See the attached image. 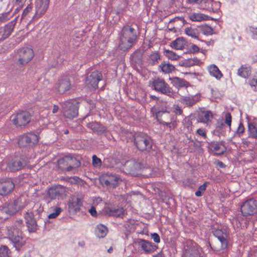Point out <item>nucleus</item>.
Segmentation results:
<instances>
[{"mask_svg": "<svg viewBox=\"0 0 257 257\" xmlns=\"http://www.w3.org/2000/svg\"><path fill=\"white\" fill-rule=\"evenodd\" d=\"M151 237L153 240L156 243H159L160 242V236L157 233H154L152 234Z\"/></svg>", "mask_w": 257, "mask_h": 257, "instance_id": "55", "label": "nucleus"}, {"mask_svg": "<svg viewBox=\"0 0 257 257\" xmlns=\"http://www.w3.org/2000/svg\"><path fill=\"white\" fill-rule=\"evenodd\" d=\"M169 112L170 111H166L164 112H156V117L161 123L169 125L170 128L174 127L176 122L173 120V118L171 116Z\"/></svg>", "mask_w": 257, "mask_h": 257, "instance_id": "12", "label": "nucleus"}, {"mask_svg": "<svg viewBox=\"0 0 257 257\" xmlns=\"http://www.w3.org/2000/svg\"><path fill=\"white\" fill-rule=\"evenodd\" d=\"M144 53L143 50L137 49L131 55V64L137 69L143 68L144 66V61L143 60Z\"/></svg>", "mask_w": 257, "mask_h": 257, "instance_id": "9", "label": "nucleus"}, {"mask_svg": "<svg viewBox=\"0 0 257 257\" xmlns=\"http://www.w3.org/2000/svg\"><path fill=\"white\" fill-rule=\"evenodd\" d=\"M21 224V221H18L16 225V228L12 227L8 229L9 237L17 249H19L26 242L25 239L22 236V233L19 228Z\"/></svg>", "mask_w": 257, "mask_h": 257, "instance_id": "2", "label": "nucleus"}, {"mask_svg": "<svg viewBox=\"0 0 257 257\" xmlns=\"http://www.w3.org/2000/svg\"><path fill=\"white\" fill-rule=\"evenodd\" d=\"M174 111L176 114H181L182 111L181 109V107H179L178 105H175L174 107Z\"/></svg>", "mask_w": 257, "mask_h": 257, "instance_id": "63", "label": "nucleus"}, {"mask_svg": "<svg viewBox=\"0 0 257 257\" xmlns=\"http://www.w3.org/2000/svg\"><path fill=\"white\" fill-rule=\"evenodd\" d=\"M4 167L7 170L15 171L20 170L22 167V163L18 158H15L9 162H4L2 163Z\"/></svg>", "mask_w": 257, "mask_h": 257, "instance_id": "15", "label": "nucleus"}, {"mask_svg": "<svg viewBox=\"0 0 257 257\" xmlns=\"http://www.w3.org/2000/svg\"><path fill=\"white\" fill-rule=\"evenodd\" d=\"M13 205L14 207H18L19 206H23V208L24 207V205L21 204V201L20 200H17L14 201V202L12 204Z\"/></svg>", "mask_w": 257, "mask_h": 257, "instance_id": "62", "label": "nucleus"}, {"mask_svg": "<svg viewBox=\"0 0 257 257\" xmlns=\"http://www.w3.org/2000/svg\"><path fill=\"white\" fill-rule=\"evenodd\" d=\"M89 212L91 214V215L93 216H95L96 215L97 212L95 210V208L94 207H92L89 210Z\"/></svg>", "mask_w": 257, "mask_h": 257, "instance_id": "64", "label": "nucleus"}, {"mask_svg": "<svg viewBox=\"0 0 257 257\" xmlns=\"http://www.w3.org/2000/svg\"><path fill=\"white\" fill-rule=\"evenodd\" d=\"M25 218L27 220V224L29 231L34 232L36 229L37 223L33 218V214L32 213H27Z\"/></svg>", "mask_w": 257, "mask_h": 257, "instance_id": "25", "label": "nucleus"}, {"mask_svg": "<svg viewBox=\"0 0 257 257\" xmlns=\"http://www.w3.org/2000/svg\"><path fill=\"white\" fill-rule=\"evenodd\" d=\"M102 73L98 70H95L87 74L86 80H102Z\"/></svg>", "mask_w": 257, "mask_h": 257, "instance_id": "34", "label": "nucleus"}, {"mask_svg": "<svg viewBox=\"0 0 257 257\" xmlns=\"http://www.w3.org/2000/svg\"><path fill=\"white\" fill-rule=\"evenodd\" d=\"M185 32L188 36L199 40V32L197 29L188 27L185 29Z\"/></svg>", "mask_w": 257, "mask_h": 257, "instance_id": "36", "label": "nucleus"}, {"mask_svg": "<svg viewBox=\"0 0 257 257\" xmlns=\"http://www.w3.org/2000/svg\"><path fill=\"white\" fill-rule=\"evenodd\" d=\"M23 206L14 207L12 204H7L0 209V212L11 215L21 209Z\"/></svg>", "mask_w": 257, "mask_h": 257, "instance_id": "22", "label": "nucleus"}, {"mask_svg": "<svg viewBox=\"0 0 257 257\" xmlns=\"http://www.w3.org/2000/svg\"><path fill=\"white\" fill-rule=\"evenodd\" d=\"M202 33L206 35H210L213 34V29L210 26H205L201 28Z\"/></svg>", "mask_w": 257, "mask_h": 257, "instance_id": "44", "label": "nucleus"}, {"mask_svg": "<svg viewBox=\"0 0 257 257\" xmlns=\"http://www.w3.org/2000/svg\"><path fill=\"white\" fill-rule=\"evenodd\" d=\"M224 118H225V122L226 124L228 126L231 125L232 117L230 113L229 112H225L224 113Z\"/></svg>", "mask_w": 257, "mask_h": 257, "instance_id": "50", "label": "nucleus"}, {"mask_svg": "<svg viewBox=\"0 0 257 257\" xmlns=\"http://www.w3.org/2000/svg\"><path fill=\"white\" fill-rule=\"evenodd\" d=\"M209 73L217 79H219L222 76V74L215 65H212L208 68Z\"/></svg>", "mask_w": 257, "mask_h": 257, "instance_id": "32", "label": "nucleus"}, {"mask_svg": "<svg viewBox=\"0 0 257 257\" xmlns=\"http://www.w3.org/2000/svg\"><path fill=\"white\" fill-rule=\"evenodd\" d=\"M124 167L128 173L134 174L136 171L141 169V165L135 160H132L126 161L124 165Z\"/></svg>", "mask_w": 257, "mask_h": 257, "instance_id": "18", "label": "nucleus"}, {"mask_svg": "<svg viewBox=\"0 0 257 257\" xmlns=\"http://www.w3.org/2000/svg\"><path fill=\"white\" fill-rule=\"evenodd\" d=\"M165 52L166 56L171 60H177L179 58V56L172 51L165 50Z\"/></svg>", "mask_w": 257, "mask_h": 257, "instance_id": "46", "label": "nucleus"}, {"mask_svg": "<svg viewBox=\"0 0 257 257\" xmlns=\"http://www.w3.org/2000/svg\"><path fill=\"white\" fill-rule=\"evenodd\" d=\"M14 187V183L11 180L0 182V195L8 194L13 190Z\"/></svg>", "mask_w": 257, "mask_h": 257, "instance_id": "17", "label": "nucleus"}, {"mask_svg": "<svg viewBox=\"0 0 257 257\" xmlns=\"http://www.w3.org/2000/svg\"><path fill=\"white\" fill-rule=\"evenodd\" d=\"M92 164L95 167H100L101 165L100 159L97 158L96 155H93L92 157Z\"/></svg>", "mask_w": 257, "mask_h": 257, "instance_id": "49", "label": "nucleus"}, {"mask_svg": "<svg viewBox=\"0 0 257 257\" xmlns=\"http://www.w3.org/2000/svg\"><path fill=\"white\" fill-rule=\"evenodd\" d=\"M1 257H12L10 249L7 246L3 245L0 248Z\"/></svg>", "mask_w": 257, "mask_h": 257, "instance_id": "42", "label": "nucleus"}, {"mask_svg": "<svg viewBox=\"0 0 257 257\" xmlns=\"http://www.w3.org/2000/svg\"><path fill=\"white\" fill-rule=\"evenodd\" d=\"M83 201L81 199L76 197H73L69 204L70 211L76 212L80 209L82 206Z\"/></svg>", "mask_w": 257, "mask_h": 257, "instance_id": "19", "label": "nucleus"}, {"mask_svg": "<svg viewBox=\"0 0 257 257\" xmlns=\"http://www.w3.org/2000/svg\"><path fill=\"white\" fill-rule=\"evenodd\" d=\"M19 61L21 64L24 65L28 63L34 57L33 51L31 48H23L19 52Z\"/></svg>", "mask_w": 257, "mask_h": 257, "instance_id": "13", "label": "nucleus"}, {"mask_svg": "<svg viewBox=\"0 0 257 257\" xmlns=\"http://www.w3.org/2000/svg\"><path fill=\"white\" fill-rule=\"evenodd\" d=\"M214 151L217 154H221L225 151V148L222 145L216 144L214 147Z\"/></svg>", "mask_w": 257, "mask_h": 257, "instance_id": "45", "label": "nucleus"}, {"mask_svg": "<svg viewBox=\"0 0 257 257\" xmlns=\"http://www.w3.org/2000/svg\"><path fill=\"white\" fill-rule=\"evenodd\" d=\"M244 126H243L242 123H240L238 126L237 130L236 131V133L239 135H240L244 132Z\"/></svg>", "mask_w": 257, "mask_h": 257, "instance_id": "56", "label": "nucleus"}, {"mask_svg": "<svg viewBox=\"0 0 257 257\" xmlns=\"http://www.w3.org/2000/svg\"><path fill=\"white\" fill-rule=\"evenodd\" d=\"M197 133L201 136H202L204 138L206 137V132L203 129H202V128L198 129L197 131Z\"/></svg>", "mask_w": 257, "mask_h": 257, "instance_id": "60", "label": "nucleus"}, {"mask_svg": "<svg viewBox=\"0 0 257 257\" xmlns=\"http://www.w3.org/2000/svg\"><path fill=\"white\" fill-rule=\"evenodd\" d=\"M124 211L122 208L111 209L109 210V214L116 217H122L124 215Z\"/></svg>", "mask_w": 257, "mask_h": 257, "instance_id": "39", "label": "nucleus"}, {"mask_svg": "<svg viewBox=\"0 0 257 257\" xmlns=\"http://www.w3.org/2000/svg\"><path fill=\"white\" fill-rule=\"evenodd\" d=\"M191 61V63H192V66L194 65H199L200 63V61L197 58H194L193 59H190Z\"/></svg>", "mask_w": 257, "mask_h": 257, "instance_id": "61", "label": "nucleus"}, {"mask_svg": "<svg viewBox=\"0 0 257 257\" xmlns=\"http://www.w3.org/2000/svg\"><path fill=\"white\" fill-rule=\"evenodd\" d=\"M64 115L70 119L76 117L78 112V103L75 100H69L61 103Z\"/></svg>", "mask_w": 257, "mask_h": 257, "instance_id": "3", "label": "nucleus"}, {"mask_svg": "<svg viewBox=\"0 0 257 257\" xmlns=\"http://www.w3.org/2000/svg\"><path fill=\"white\" fill-rule=\"evenodd\" d=\"M189 51L191 53L198 52L199 51V48L197 45L193 44L190 48Z\"/></svg>", "mask_w": 257, "mask_h": 257, "instance_id": "54", "label": "nucleus"}, {"mask_svg": "<svg viewBox=\"0 0 257 257\" xmlns=\"http://www.w3.org/2000/svg\"><path fill=\"white\" fill-rule=\"evenodd\" d=\"M217 4L213 1L212 0H203L202 4L201 5L202 7H203V8L209 11H213L214 12L213 6L214 5H216Z\"/></svg>", "mask_w": 257, "mask_h": 257, "instance_id": "37", "label": "nucleus"}, {"mask_svg": "<svg viewBox=\"0 0 257 257\" xmlns=\"http://www.w3.org/2000/svg\"><path fill=\"white\" fill-rule=\"evenodd\" d=\"M102 185L109 188H114L120 184L122 180L118 175L116 174H106L103 175L100 179Z\"/></svg>", "mask_w": 257, "mask_h": 257, "instance_id": "6", "label": "nucleus"}, {"mask_svg": "<svg viewBox=\"0 0 257 257\" xmlns=\"http://www.w3.org/2000/svg\"><path fill=\"white\" fill-rule=\"evenodd\" d=\"M200 249L195 243L188 242L184 247L182 257H200Z\"/></svg>", "mask_w": 257, "mask_h": 257, "instance_id": "10", "label": "nucleus"}, {"mask_svg": "<svg viewBox=\"0 0 257 257\" xmlns=\"http://www.w3.org/2000/svg\"><path fill=\"white\" fill-rule=\"evenodd\" d=\"M107 232L106 227L101 224L97 225L95 229V233L98 237H104Z\"/></svg>", "mask_w": 257, "mask_h": 257, "instance_id": "31", "label": "nucleus"}, {"mask_svg": "<svg viewBox=\"0 0 257 257\" xmlns=\"http://www.w3.org/2000/svg\"><path fill=\"white\" fill-rule=\"evenodd\" d=\"M221 234V231L216 230L215 231L214 235L217 237L218 240L221 244V247L222 248H225L227 247V242L226 239V235Z\"/></svg>", "mask_w": 257, "mask_h": 257, "instance_id": "35", "label": "nucleus"}, {"mask_svg": "<svg viewBox=\"0 0 257 257\" xmlns=\"http://www.w3.org/2000/svg\"><path fill=\"white\" fill-rule=\"evenodd\" d=\"M80 162L76 158L69 156H66L60 159L58 164L59 168L64 170L69 171L73 168L78 167Z\"/></svg>", "mask_w": 257, "mask_h": 257, "instance_id": "5", "label": "nucleus"}, {"mask_svg": "<svg viewBox=\"0 0 257 257\" xmlns=\"http://www.w3.org/2000/svg\"><path fill=\"white\" fill-rule=\"evenodd\" d=\"M207 184V183L206 182L198 188V190L195 192V195L196 196L199 197L202 196V193L206 190Z\"/></svg>", "mask_w": 257, "mask_h": 257, "instance_id": "47", "label": "nucleus"}, {"mask_svg": "<svg viewBox=\"0 0 257 257\" xmlns=\"http://www.w3.org/2000/svg\"><path fill=\"white\" fill-rule=\"evenodd\" d=\"M209 17L200 13H193L189 16V18L192 21L200 22L209 19Z\"/></svg>", "mask_w": 257, "mask_h": 257, "instance_id": "33", "label": "nucleus"}, {"mask_svg": "<svg viewBox=\"0 0 257 257\" xmlns=\"http://www.w3.org/2000/svg\"><path fill=\"white\" fill-rule=\"evenodd\" d=\"M212 117V113L210 111H204L199 114V119L201 122H206Z\"/></svg>", "mask_w": 257, "mask_h": 257, "instance_id": "38", "label": "nucleus"}, {"mask_svg": "<svg viewBox=\"0 0 257 257\" xmlns=\"http://www.w3.org/2000/svg\"><path fill=\"white\" fill-rule=\"evenodd\" d=\"M155 89L163 93L171 92V88L165 83V81H153Z\"/></svg>", "mask_w": 257, "mask_h": 257, "instance_id": "21", "label": "nucleus"}, {"mask_svg": "<svg viewBox=\"0 0 257 257\" xmlns=\"http://www.w3.org/2000/svg\"><path fill=\"white\" fill-rule=\"evenodd\" d=\"M62 211L60 208H56L54 212L50 213L48 217L49 218H56Z\"/></svg>", "mask_w": 257, "mask_h": 257, "instance_id": "51", "label": "nucleus"}, {"mask_svg": "<svg viewBox=\"0 0 257 257\" xmlns=\"http://www.w3.org/2000/svg\"><path fill=\"white\" fill-rule=\"evenodd\" d=\"M65 191V189L63 186H54L48 190L47 196L51 199H59Z\"/></svg>", "mask_w": 257, "mask_h": 257, "instance_id": "14", "label": "nucleus"}, {"mask_svg": "<svg viewBox=\"0 0 257 257\" xmlns=\"http://www.w3.org/2000/svg\"><path fill=\"white\" fill-rule=\"evenodd\" d=\"M185 39L183 37H179L173 41L171 46L175 49L182 50L184 48Z\"/></svg>", "mask_w": 257, "mask_h": 257, "instance_id": "28", "label": "nucleus"}, {"mask_svg": "<svg viewBox=\"0 0 257 257\" xmlns=\"http://www.w3.org/2000/svg\"><path fill=\"white\" fill-rule=\"evenodd\" d=\"M251 68L250 66L246 65H242L240 68L238 69L237 74L243 78H247L248 76L250 74Z\"/></svg>", "mask_w": 257, "mask_h": 257, "instance_id": "26", "label": "nucleus"}, {"mask_svg": "<svg viewBox=\"0 0 257 257\" xmlns=\"http://www.w3.org/2000/svg\"><path fill=\"white\" fill-rule=\"evenodd\" d=\"M138 243L139 246L147 253L152 252L156 248V245H153L151 242L144 239H139Z\"/></svg>", "mask_w": 257, "mask_h": 257, "instance_id": "20", "label": "nucleus"}, {"mask_svg": "<svg viewBox=\"0 0 257 257\" xmlns=\"http://www.w3.org/2000/svg\"><path fill=\"white\" fill-rule=\"evenodd\" d=\"M77 79L75 71L66 72L62 76L61 80H70L71 79Z\"/></svg>", "mask_w": 257, "mask_h": 257, "instance_id": "40", "label": "nucleus"}, {"mask_svg": "<svg viewBox=\"0 0 257 257\" xmlns=\"http://www.w3.org/2000/svg\"><path fill=\"white\" fill-rule=\"evenodd\" d=\"M249 85L253 90H257V81H250Z\"/></svg>", "mask_w": 257, "mask_h": 257, "instance_id": "58", "label": "nucleus"}, {"mask_svg": "<svg viewBox=\"0 0 257 257\" xmlns=\"http://www.w3.org/2000/svg\"><path fill=\"white\" fill-rule=\"evenodd\" d=\"M49 4V0H37L36 2V15L40 17L47 10Z\"/></svg>", "mask_w": 257, "mask_h": 257, "instance_id": "16", "label": "nucleus"}, {"mask_svg": "<svg viewBox=\"0 0 257 257\" xmlns=\"http://www.w3.org/2000/svg\"><path fill=\"white\" fill-rule=\"evenodd\" d=\"M88 127L92 130L93 131H101L100 124L98 122H92L88 124Z\"/></svg>", "mask_w": 257, "mask_h": 257, "instance_id": "48", "label": "nucleus"}, {"mask_svg": "<svg viewBox=\"0 0 257 257\" xmlns=\"http://www.w3.org/2000/svg\"><path fill=\"white\" fill-rule=\"evenodd\" d=\"M134 141L138 149L141 151L148 150L152 147L151 140L146 134L141 133L137 135Z\"/></svg>", "mask_w": 257, "mask_h": 257, "instance_id": "4", "label": "nucleus"}, {"mask_svg": "<svg viewBox=\"0 0 257 257\" xmlns=\"http://www.w3.org/2000/svg\"><path fill=\"white\" fill-rule=\"evenodd\" d=\"M57 86L58 92L63 93L71 88V84L70 81H59Z\"/></svg>", "mask_w": 257, "mask_h": 257, "instance_id": "29", "label": "nucleus"}, {"mask_svg": "<svg viewBox=\"0 0 257 257\" xmlns=\"http://www.w3.org/2000/svg\"><path fill=\"white\" fill-rule=\"evenodd\" d=\"M232 224L234 227L236 226L237 228H246L247 225L246 221L243 222V220L240 218L233 219Z\"/></svg>", "mask_w": 257, "mask_h": 257, "instance_id": "43", "label": "nucleus"}, {"mask_svg": "<svg viewBox=\"0 0 257 257\" xmlns=\"http://www.w3.org/2000/svg\"><path fill=\"white\" fill-rule=\"evenodd\" d=\"M174 69L175 67L166 61H164L159 66V70H161L165 73L172 72Z\"/></svg>", "mask_w": 257, "mask_h": 257, "instance_id": "30", "label": "nucleus"}, {"mask_svg": "<svg viewBox=\"0 0 257 257\" xmlns=\"http://www.w3.org/2000/svg\"><path fill=\"white\" fill-rule=\"evenodd\" d=\"M257 208L255 200L250 199L241 206V211L243 216H250L254 214Z\"/></svg>", "mask_w": 257, "mask_h": 257, "instance_id": "11", "label": "nucleus"}, {"mask_svg": "<svg viewBox=\"0 0 257 257\" xmlns=\"http://www.w3.org/2000/svg\"><path fill=\"white\" fill-rule=\"evenodd\" d=\"M191 61H190V59H186L180 62V65L185 67H189L192 66V63H191Z\"/></svg>", "mask_w": 257, "mask_h": 257, "instance_id": "53", "label": "nucleus"}, {"mask_svg": "<svg viewBox=\"0 0 257 257\" xmlns=\"http://www.w3.org/2000/svg\"><path fill=\"white\" fill-rule=\"evenodd\" d=\"M248 137L252 138H257V128L252 124L248 125Z\"/></svg>", "mask_w": 257, "mask_h": 257, "instance_id": "41", "label": "nucleus"}, {"mask_svg": "<svg viewBox=\"0 0 257 257\" xmlns=\"http://www.w3.org/2000/svg\"><path fill=\"white\" fill-rule=\"evenodd\" d=\"M183 102L188 105H192L195 103L194 100L190 99V98H186L184 99Z\"/></svg>", "mask_w": 257, "mask_h": 257, "instance_id": "57", "label": "nucleus"}, {"mask_svg": "<svg viewBox=\"0 0 257 257\" xmlns=\"http://www.w3.org/2000/svg\"><path fill=\"white\" fill-rule=\"evenodd\" d=\"M16 24V20L15 19L10 22L4 27V32L2 35L3 39L8 38L11 35Z\"/></svg>", "mask_w": 257, "mask_h": 257, "instance_id": "23", "label": "nucleus"}, {"mask_svg": "<svg viewBox=\"0 0 257 257\" xmlns=\"http://www.w3.org/2000/svg\"><path fill=\"white\" fill-rule=\"evenodd\" d=\"M38 137L35 134L29 133L21 136L18 141L21 147L32 146L38 142Z\"/></svg>", "mask_w": 257, "mask_h": 257, "instance_id": "8", "label": "nucleus"}, {"mask_svg": "<svg viewBox=\"0 0 257 257\" xmlns=\"http://www.w3.org/2000/svg\"><path fill=\"white\" fill-rule=\"evenodd\" d=\"M31 10H32L31 6H27V8L24 10L22 16L23 17L25 16L26 15H27V14L29 12H30L31 11Z\"/></svg>", "mask_w": 257, "mask_h": 257, "instance_id": "59", "label": "nucleus"}, {"mask_svg": "<svg viewBox=\"0 0 257 257\" xmlns=\"http://www.w3.org/2000/svg\"><path fill=\"white\" fill-rule=\"evenodd\" d=\"M31 119V115L28 111H22L12 117L13 123L18 126H24L27 124Z\"/></svg>", "mask_w": 257, "mask_h": 257, "instance_id": "7", "label": "nucleus"}, {"mask_svg": "<svg viewBox=\"0 0 257 257\" xmlns=\"http://www.w3.org/2000/svg\"><path fill=\"white\" fill-rule=\"evenodd\" d=\"M155 111L164 112L165 111H170V108L168 103L166 101H159L155 107Z\"/></svg>", "mask_w": 257, "mask_h": 257, "instance_id": "27", "label": "nucleus"}, {"mask_svg": "<svg viewBox=\"0 0 257 257\" xmlns=\"http://www.w3.org/2000/svg\"><path fill=\"white\" fill-rule=\"evenodd\" d=\"M161 59V55L158 52H155L149 55L146 60L148 65L152 66L157 65Z\"/></svg>", "mask_w": 257, "mask_h": 257, "instance_id": "24", "label": "nucleus"}, {"mask_svg": "<svg viewBox=\"0 0 257 257\" xmlns=\"http://www.w3.org/2000/svg\"><path fill=\"white\" fill-rule=\"evenodd\" d=\"M137 37L135 29L128 25L124 26L119 33V49L124 51L128 50L136 42Z\"/></svg>", "mask_w": 257, "mask_h": 257, "instance_id": "1", "label": "nucleus"}, {"mask_svg": "<svg viewBox=\"0 0 257 257\" xmlns=\"http://www.w3.org/2000/svg\"><path fill=\"white\" fill-rule=\"evenodd\" d=\"M10 12L2 13L0 15V22H4L9 19Z\"/></svg>", "mask_w": 257, "mask_h": 257, "instance_id": "52", "label": "nucleus"}]
</instances>
